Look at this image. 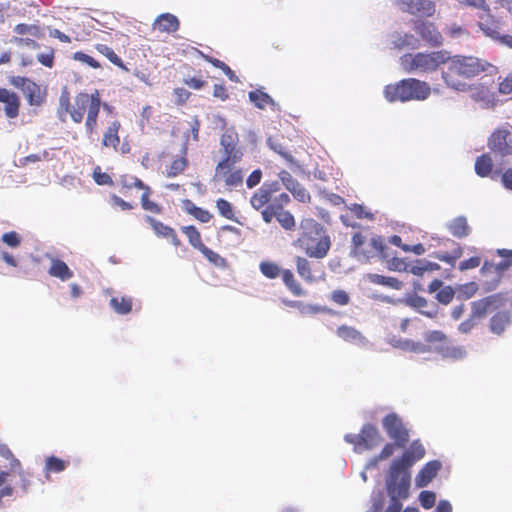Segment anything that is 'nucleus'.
<instances>
[{"instance_id": "38", "label": "nucleus", "mask_w": 512, "mask_h": 512, "mask_svg": "<svg viewBox=\"0 0 512 512\" xmlns=\"http://www.w3.org/2000/svg\"><path fill=\"white\" fill-rule=\"evenodd\" d=\"M250 101L259 109H265L267 106H274V100L265 92L256 89L249 92Z\"/></svg>"}, {"instance_id": "25", "label": "nucleus", "mask_w": 512, "mask_h": 512, "mask_svg": "<svg viewBox=\"0 0 512 512\" xmlns=\"http://www.w3.org/2000/svg\"><path fill=\"white\" fill-rule=\"evenodd\" d=\"M447 229L452 236L459 239L465 238L471 233V228L465 216H458L452 219L447 224Z\"/></svg>"}, {"instance_id": "45", "label": "nucleus", "mask_w": 512, "mask_h": 512, "mask_svg": "<svg viewBox=\"0 0 512 512\" xmlns=\"http://www.w3.org/2000/svg\"><path fill=\"white\" fill-rule=\"evenodd\" d=\"M151 193H152V191L149 186H147L143 190L142 195H141V206L145 211H149L153 214H160L162 212V207L159 204H157L156 202L151 201L149 199Z\"/></svg>"}, {"instance_id": "49", "label": "nucleus", "mask_w": 512, "mask_h": 512, "mask_svg": "<svg viewBox=\"0 0 512 512\" xmlns=\"http://www.w3.org/2000/svg\"><path fill=\"white\" fill-rule=\"evenodd\" d=\"M0 455L10 461L9 467L11 471L19 473L22 471L20 461L13 455L12 451L7 445L0 444Z\"/></svg>"}, {"instance_id": "9", "label": "nucleus", "mask_w": 512, "mask_h": 512, "mask_svg": "<svg viewBox=\"0 0 512 512\" xmlns=\"http://www.w3.org/2000/svg\"><path fill=\"white\" fill-rule=\"evenodd\" d=\"M242 159L222 158L215 167L213 181L223 183L228 188H236L243 184L244 175L236 164Z\"/></svg>"}, {"instance_id": "10", "label": "nucleus", "mask_w": 512, "mask_h": 512, "mask_svg": "<svg viewBox=\"0 0 512 512\" xmlns=\"http://www.w3.org/2000/svg\"><path fill=\"white\" fill-rule=\"evenodd\" d=\"M344 440L354 446L355 452L362 453L375 448L383 439L376 426L365 424L359 434H346Z\"/></svg>"}, {"instance_id": "47", "label": "nucleus", "mask_w": 512, "mask_h": 512, "mask_svg": "<svg viewBox=\"0 0 512 512\" xmlns=\"http://www.w3.org/2000/svg\"><path fill=\"white\" fill-rule=\"evenodd\" d=\"M425 342L430 346H440L448 342V336L441 330H431L424 334Z\"/></svg>"}, {"instance_id": "18", "label": "nucleus", "mask_w": 512, "mask_h": 512, "mask_svg": "<svg viewBox=\"0 0 512 512\" xmlns=\"http://www.w3.org/2000/svg\"><path fill=\"white\" fill-rule=\"evenodd\" d=\"M0 103L4 105L3 111L8 119H15L19 116L21 99L16 92L0 87Z\"/></svg>"}, {"instance_id": "53", "label": "nucleus", "mask_w": 512, "mask_h": 512, "mask_svg": "<svg viewBox=\"0 0 512 512\" xmlns=\"http://www.w3.org/2000/svg\"><path fill=\"white\" fill-rule=\"evenodd\" d=\"M66 467L67 462L58 457L50 456L46 459L45 468L48 472L60 473L64 471Z\"/></svg>"}, {"instance_id": "46", "label": "nucleus", "mask_w": 512, "mask_h": 512, "mask_svg": "<svg viewBox=\"0 0 512 512\" xmlns=\"http://www.w3.org/2000/svg\"><path fill=\"white\" fill-rule=\"evenodd\" d=\"M501 258H502V260L497 264H494L489 261H485L481 270L483 272L494 270V272L497 275L501 276L505 271H507L512 266V262L509 257H501Z\"/></svg>"}, {"instance_id": "23", "label": "nucleus", "mask_w": 512, "mask_h": 512, "mask_svg": "<svg viewBox=\"0 0 512 512\" xmlns=\"http://www.w3.org/2000/svg\"><path fill=\"white\" fill-rule=\"evenodd\" d=\"M440 468L441 463L437 460L426 463L416 476V485L420 488L426 487L436 477Z\"/></svg>"}, {"instance_id": "31", "label": "nucleus", "mask_w": 512, "mask_h": 512, "mask_svg": "<svg viewBox=\"0 0 512 512\" xmlns=\"http://www.w3.org/2000/svg\"><path fill=\"white\" fill-rule=\"evenodd\" d=\"M281 277L283 283L287 287V289L297 297L305 295V290L301 286V284L295 279L294 274L289 269H283L281 273Z\"/></svg>"}, {"instance_id": "11", "label": "nucleus", "mask_w": 512, "mask_h": 512, "mask_svg": "<svg viewBox=\"0 0 512 512\" xmlns=\"http://www.w3.org/2000/svg\"><path fill=\"white\" fill-rule=\"evenodd\" d=\"M488 148L495 156L512 155V125L506 124L495 129L488 138Z\"/></svg>"}, {"instance_id": "56", "label": "nucleus", "mask_w": 512, "mask_h": 512, "mask_svg": "<svg viewBox=\"0 0 512 512\" xmlns=\"http://www.w3.org/2000/svg\"><path fill=\"white\" fill-rule=\"evenodd\" d=\"M478 290V285L475 282H468L457 287L456 292L458 296L463 299L473 297Z\"/></svg>"}, {"instance_id": "17", "label": "nucleus", "mask_w": 512, "mask_h": 512, "mask_svg": "<svg viewBox=\"0 0 512 512\" xmlns=\"http://www.w3.org/2000/svg\"><path fill=\"white\" fill-rule=\"evenodd\" d=\"M239 136L234 128L226 129L220 138L223 158L242 159L243 153L238 147Z\"/></svg>"}, {"instance_id": "13", "label": "nucleus", "mask_w": 512, "mask_h": 512, "mask_svg": "<svg viewBox=\"0 0 512 512\" xmlns=\"http://www.w3.org/2000/svg\"><path fill=\"white\" fill-rule=\"evenodd\" d=\"M394 5L399 11L416 17L429 18L436 12V3L432 0H394Z\"/></svg>"}, {"instance_id": "62", "label": "nucleus", "mask_w": 512, "mask_h": 512, "mask_svg": "<svg viewBox=\"0 0 512 512\" xmlns=\"http://www.w3.org/2000/svg\"><path fill=\"white\" fill-rule=\"evenodd\" d=\"M461 255H462V248L458 247L457 249L454 250L453 254L441 253V254H437L436 258L442 262H445L451 266H454L456 260L458 258H460Z\"/></svg>"}, {"instance_id": "27", "label": "nucleus", "mask_w": 512, "mask_h": 512, "mask_svg": "<svg viewBox=\"0 0 512 512\" xmlns=\"http://www.w3.org/2000/svg\"><path fill=\"white\" fill-rule=\"evenodd\" d=\"M436 352L444 359H451L454 361L462 360L467 355L464 347L448 344V342L443 345L436 346Z\"/></svg>"}, {"instance_id": "32", "label": "nucleus", "mask_w": 512, "mask_h": 512, "mask_svg": "<svg viewBox=\"0 0 512 512\" xmlns=\"http://www.w3.org/2000/svg\"><path fill=\"white\" fill-rule=\"evenodd\" d=\"M94 47L100 54L105 56L112 64H114L123 71H129L127 66L122 61V59L115 53V51L111 47L101 43L95 44Z\"/></svg>"}, {"instance_id": "1", "label": "nucleus", "mask_w": 512, "mask_h": 512, "mask_svg": "<svg viewBox=\"0 0 512 512\" xmlns=\"http://www.w3.org/2000/svg\"><path fill=\"white\" fill-rule=\"evenodd\" d=\"M424 455L425 449L423 445L419 440H415L400 457L392 461L386 481V489L390 501L384 512H400L402 510L401 500L409 496L411 480L409 469L414 463L422 459Z\"/></svg>"}, {"instance_id": "8", "label": "nucleus", "mask_w": 512, "mask_h": 512, "mask_svg": "<svg viewBox=\"0 0 512 512\" xmlns=\"http://www.w3.org/2000/svg\"><path fill=\"white\" fill-rule=\"evenodd\" d=\"M447 61L446 51L407 53L400 57V64L406 72L432 73Z\"/></svg>"}, {"instance_id": "48", "label": "nucleus", "mask_w": 512, "mask_h": 512, "mask_svg": "<svg viewBox=\"0 0 512 512\" xmlns=\"http://www.w3.org/2000/svg\"><path fill=\"white\" fill-rule=\"evenodd\" d=\"M261 273L269 279H275L282 273V269L272 261H262L259 265Z\"/></svg>"}, {"instance_id": "12", "label": "nucleus", "mask_w": 512, "mask_h": 512, "mask_svg": "<svg viewBox=\"0 0 512 512\" xmlns=\"http://www.w3.org/2000/svg\"><path fill=\"white\" fill-rule=\"evenodd\" d=\"M382 427L398 448H404L406 446L409 441V430L397 413L391 412L384 416L382 419Z\"/></svg>"}, {"instance_id": "4", "label": "nucleus", "mask_w": 512, "mask_h": 512, "mask_svg": "<svg viewBox=\"0 0 512 512\" xmlns=\"http://www.w3.org/2000/svg\"><path fill=\"white\" fill-rule=\"evenodd\" d=\"M445 64L446 69L442 71V79L449 88L456 91H466L467 83L464 80L480 75L489 66L482 59L462 55L453 57L447 55Z\"/></svg>"}, {"instance_id": "2", "label": "nucleus", "mask_w": 512, "mask_h": 512, "mask_svg": "<svg viewBox=\"0 0 512 512\" xmlns=\"http://www.w3.org/2000/svg\"><path fill=\"white\" fill-rule=\"evenodd\" d=\"M101 108V97L98 90L93 93L80 92L77 93L70 101L69 94L63 93L59 98V107L57 109L58 118L62 122H66L67 115L70 116L72 122L80 124L84 122L86 137L94 140V136L98 132V120Z\"/></svg>"}, {"instance_id": "3", "label": "nucleus", "mask_w": 512, "mask_h": 512, "mask_svg": "<svg viewBox=\"0 0 512 512\" xmlns=\"http://www.w3.org/2000/svg\"><path fill=\"white\" fill-rule=\"evenodd\" d=\"M290 202V197L283 192L278 181L265 182L250 198L251 206L260 210L265 223L277 219L285 230H294L296 223L294 216L284 207Z\"/></svg>"}, {"instance_id": "37", "label": "nucleus", "mask_w": 512, "mask_h": 512, "mask_svg": "<svg viewBox=\"0 0 512 512\" xmlns=\"http://www.w3.org/2000/svg\"><path fill=\"white\" fill-rule=\"evenodd\" d=\"M493 161L489 154H482L475 161V172L480 177H488L493 170Z\"/></svg>"}, {"instance_id": "19", "label": "nucleus", "mask_w": 512, "mask_h": 512, "mask_svg": "<svg viewBox=\"0 0 512 512\" xmlns=\"http://www.w3.org/2000/svg\"><path fill=\"white\" fill-rule=\"evenodd\" d=\"M121 127L122 124L119 120H113L108 124L102 134V148L112 149L113 151L118 152L121 142L119 134Z\"/></svg>"}, {"instance_id": "14", "label": "nucleus", "mask_w": 512, "mask_h": 512, "mask_svg": "<svg viewBox=\"0 0 512 512\" xmlns=\"http://www.w3.org/2000/svg\"><path fill=\"white\" fill-rule=\"evenodd\" d=\"M413 30L430 47H439L443 44V37L435 23L417 19L413 22Z\"/></svg>"}, {"instance_id": "39", "label": "nucleus", "mask_w": 512, "mask_h": 512, "mask_svg": "<svg viewBox=\"0 0 512 512\" xmlns=\"http://www.w3.org/2000/svg\"><path fill=\"white\" fill-rule=\"evenodd\" d=\"M336 334L338 337L347 342H361L364 337L354 327L341 325L337 328Z\"/></svg>"}, {"instance_id": "21", "label": "nucleus", "mask_w": 512, "mask_h": 512, "mask_svg": "<svg viewBox=\"0 0 512 512\" xmlns=\"http://www.w3.org/2000/svg\"><path fill=\"white\" fill-rule=\"evenodd\" d=\"M498 295H490L485 298L472 302V317L483 318L487 313L498 307Z\"/></svg>"}, {"instance_id": "55", "label": "nucleus", "mask_w": 512, "mask_h": 512, "mask_svg": "<svg viewBox=\"0 0 512 512\" xmlns=\"http://www.w3.org/2000/svg\"><path fill=\"white\" fill-rule=\"evenodd\" d=\"M72 59L75 61L81 62L93 69L101 68V64L96 59H94L90 55H88L84 52H81V51H77V52L73 53Z\"/></svg>"}, {"instance_id": "51", "label": "nucleus", "mask_w": 512, "mask_h": 512, "mask_svg": "<svg viewBox=\"0 0 512 512\" xmlns=\"http://www.w3.org/2000/svg\"><path fill=\"white\" fill-rule=\"evenodd\" d=\"M348 210L350 211L351 215L357 219H368L370 221L375 219L374 214L361 204H351L348 207Z\"/></svg>"}, {"instance_id": "26", "label": "nucleus", "mask_w": 512, "mask_h": 512, "mask_svg": "<svg viewBox=\"0 0 512 512\" xmlns=\"http://www.w3.org/2000/svg\"><path fill=\"white\" fill-rule=\"evenodd\" d=\"M48 273L50 276L58 278L61 281H67L73 277V271L64 261L58 258H51V265Z\"/></svg>"}, {"instance_id": "54", "label": "nucleus", "mask_w": 512, "mask_h": 512, "mask_svg": "<svg viewBox=\"0 0 512 512\" xmlns=\"http://www.w3.org/2000/svg\"><path fill=\"white\" fill-rule=\"evenodd\" d=\"M329 298L334 304L338 306H346L351 301L349 293L343 289L333 290Z\"/></svg>"}, {"instance_id": "24", "label": "nucleus", "mask_w": 512, "mask_h": 512, "mask_svg": "<svg viewBox=\"0 0 512 512\" xmlns=\"http://www.w3.org/2000/svg\"><path fill=\"white\" fill-rule=\"evenodd\" d=\"M146 222H148L150 224L153 231L158 236L170 239L172 244L175 245L176 247L180 245L181 242L173 228L165 225L164 223H162L150 216L146 217Z\"/></svg>"}, {"instance_id": "41", "label": "nucleus", "mask_w": 512, "mask_h": 512, "mask_svg": "<svg viewBox=\"0 0 512 512\" xmlns=\"http://www.w3.org/2000/svg\"><path fill=\"white\" fill-rule=\"evenodd\" d=\"M14 32L18 35H29L33 38L39 39L43 37V30L37 24L20 23L14 27Z\"/></svg>"}, {"instance_id": "7", "label": "nucleus", "mask_w": 512, "mask_h": 512, "mask_svg": "<svg viewBox=\"0 0 512 512\" xmlns=\"http://www.w3.org/2000/svg\"><path fill=\"white\" fill-rule=\"evenodd\" d=\"M387 248L383 238L377 234L355 232L352 236L351 253L358 261L370 262L376 257L387 259Z\"/></svg>"}, {"instance_id": "44", "label": "nucleus", "mask_w": 512, "mask_h": 512, "mask_svg": "<svg viewBox=\"0 0 512 512\" xmlns=\"http://www.w3.org/2000/svg\"><path fill=\"white\" fill-rule=\"evenodd\" d=\"M216 208L222 217L231 221L238 222L237 217L235 215V210L228 200L224 198L217 199Z\"/></svg>"}, {"instance_id": "16", "label": "nucleus", "mask_w": 512, "mask_h": 512, "mask_svg": "<svg viewBox=\"0 0 512 512\" xmlns=\"http://www.w3.org/2000/svg\"><path fill=\"white\" fill-rule=\"evenodd\" d=\"M485 16H480L477 25L480 31L488 38L496 41L499 38V35L502 33L503 29V21L501 18L496 17L491 13V8L489 7L488 12H484Z\"/></svg>"}, {"instance_id": "30", "label": "nucleus", "mask_w": 512, "mask_h": 512, "mask_svg": "<svg viewBox=\"0 0 512 512\" xmlns=\"http://www.w3.org/2000/svg\"><path fill=\"white\" fill-rule=\"evenodd\" d=\"M366 279L372 284L389 287L394 290H400L403 286V283L395 277L383 276L376 273H368Z\"/></svg>"}, {"instance_id": "61", "label": "nucleus", "mask_w": 512, "mask_h": 512, "mask_svg": "<svg viewBox=\"0 0 512 512\" xmlns=\"http://www.w3.org/2000/svg\"><path fill=\"white\" fill-rule=\"evenodd\" d=\"M93 179L98 185H113V180L109 174L102 172L100 167H96L93 171Z\"/></svg>"}, {"instance_id": "6", "label": "nucleus", "mask_w": 512, "mask_h": 512, "mask_svg": "<svg viewBox=\"0 0 512 512\" xmlns=\"http://www.w3.org/2000/svg\"><path fill=\"white\" fill-rule=\"evenodd\" d=\"M384 95L389 102L424 101L431 95V87L426 81L406 78L385 86Z\"/></svg>"}, {"instance_id": "40", "label": "nucleus", "mask_w": 512, "mask_h": 512, "mask_svg": "<svg viewBox=\"0 0 512 512\" xmlns=\"http://www.w3.org/2000/svg\"><path fill=\"white\" fill-rule=\"evenodd\" d=\"M121 191L126 194L129 190L136 188L144 190L148 185L144 184L141 179L136 176L122 175L119 180Z\"/></svg>"}, {"instance_id": "57", "label": "nucleus", "mask_w": 512, "mask_h": 512, "mask_svg": "<svg viewBox=\"0 0 512 512\" xmlns=\"http://www.w3.org/2000/svg\"><path fill=\"white\" fill-rule=\"evenodd\" d=\"M460 6L469 7L483 12L489 11V4L486 0H456Z\"/></svg>"}, {"instance_id": "64", "label": "nucleus", "mask_w": 512, "mask_h": 512, "mask_svg": "<svg viewBox=\"0 0 512 512\" xmlns=\"http://www.w3.org/2000/svg\"><path fill=\"white\" fill-rule=\"evenodd\" d=\"M1 240L12 248L18 247L21 243V238L15 231L4 233L1 237Z\"/></svg>"}, {"instance_id": "36", "label": "nucleus", "mask_w": 512, "mask_h": 512, "mask_svg": "<svg viewBox=\"0 0 512 512\" xmlns=\"http://www.w3.org/2000/svg\"><path fill=\"white\" fill-rule=\"evenodd\" d=\"M417 39L409 33H394L391 35V45L392 48L403 49L405 47H415L417 44Z\"/></svg>"}, {"instance_id": "29", "label": "nucleus", "mask_w": 512, "mask_h": 512, "mask_svg": "<svg viewBox=\"0 0 512 512\" xmlns=\"http://www.w3.org/2000/svg\"><path fill=\"white\" fill-rule=\"evenodd\" d=\"M466 91H469L470 98L475 102L488 105L492 101V94L489 89L482 84L468 85Z\"/></svg>"}, {"instance_id": "58", "label": "nucleus", "mask_w": 512, "mask_h": 512, "mask_svg": "<svg viewBox=\"0 0 512 512\" xmlns=\"http://www.w3.org/2000/svg\"><path fill=\"white\" fill-rule=\"evenodd\" d=\"M205 257L206 259L211 262L212 264L216 265V266H222L224 265L225 263V259L223 257H221L217 252L211 250L210 248H208L206 245H204L202 247L201 250H199Z\"/></svg>"}, {"instance_id": "22", "label": "nucleus", "mask_w": 512, "mask_h": 512, "mask_svg": "<svg viewBox=\"0 0 512 512\" xmlns=\"http://www.w3.org/2000/svg\"><path fill=\"white\" fill-rule=\"evenodd\" d=\"M180 27L178 18L171 13L160 14L153 22V29L161 33H175Z\"/></svg>"}, {"instance_id": "33", "label": "nucleus", "mask_w": 512, "mask_h": 512, "mask_svg": "<svg viewBox=\"0 0 512 512\" xmlns=\"http://www.w3.org/2000/svg\"><path fill=\"white\" fill-rule=\"evenodd\" d=\"M110 306L117 314L125 315L132 311L133 300L129 296H115L110 299Z\"/></svg>"}, {"instance_id": "15", "label": "nucleus", "mask_w": 512, "mask_h": 512, "mask_svg": "<svg viewBox=\"0 0 512 512\" xmlns=\"http://www.w3.org/2000/svg\"><path fill=\"white\" fill-rule=\"evenodd\" d=\"M295 266L298 275L307 283H314L324 275L322 265H315L302 256L295 257Z\"/></svg>"}, {"instance_id": "35", "label": "nucleus", "mask_w": 512, "mask_h": 512, "mask_svg": "<svg viewBox=\"0 0 512 512\" xmlns=\"http://www.w3.org/2000/svg\"><path fill=\"white\" fill-rule=\"evenodd\" d=\"M184 207L188 214L202 223H208L213 218L208 210L196 206L191 200H186Z\"/></svg>"}, {"instance_id": "20", "label": "nucleus", "mask_w": 512, "mask_h": 512, "mask_svg": "<svg viewBox=\"0 0 512 512\" xmlns=\"http://www.w3.org/2000/svg\"><path fill=\"white\" fill-rule=\"evenodd\" d=\"M511 324V313L509 311H499L490 318L488 327L492 334L502 336Z\"/></svg>"}, {"instance_id": "43", "label": "nucleus", "mask_w": 512, "mask_h": 512, "mask_svg": "<svg viewBox=\"0 0 512 512\" xmlns=\"http://www.w3.org/2000/svg\"><path fill=\"white\" fill-rule=\"evenodd\" d=\"M268 146L276 153H278L282 158H284L289 163H294V157L288 151V149L282 145L277 137L270 136L267 139Z\"/></svg>"}, {"instance_id": "52", "label": "nucleus", "mask_w": 512, "mask_h": 512, "mask_svg": "<svg viewBox=\"0 0 512 512\" xmlns=\"http://www.w3.org/2000/svg\"><path fill=\"white\" fill-rule=\"evenodd\" d=\"M187 159L185 157H179L172 161L167 169L168 177H176L184 172L187 167Z\"/></svg>"}, {"instance_id": "28", "label": "nucleus", "mask_w": 512, "mask_h": 512, "mask_svg": "<svg viewBox=\"0 0 512 512\" xmlns=\"http://www.w3.org/2000/svg\"><path fill=\"white\" fill-rule=\"evenodd\" d=\"M23 94L30 106H40L44 103L46 98V94L34 81L28 83V86H26Z\"/></svg>"}, {"instance_id": "5", "label": "nucleus", "mask_w": 512, "mask_h": 512, "mask_svg": "<svg viewBox=\"0 0 512 512\" xmlns=\"http://www.w3.org/2000/svg\"><path fill=\"white\" fill-rule=\"evenodd\" d=\"M301 233L294 245L309 258L323 259L331 248L332 241L322 224L314 219H303L300 223Z\"/></svg>"}, {"instance_id": "42", "label": "nucleus", "mask_w": 512, "mask_h": 512, "mask_svg": "<svg viewBox=\"0 0 512 512\" xmlns=\"http://www.w3.org/2000/svg\"><path fill=\"white\" fill-rule=\"evenodd\" d=\"M181 230L188 238V241L192 247H194L197 250L202 249V247L205 244L202 242L201 234L195 226H193V225L183 226L181 228Z\"/></svg>"}, {"instance_id": "60", "label": "nucleus", "mask_w": 512, "mask_h": 512, "mask_svg": "<svg viewBox=\"0 0 512 512\" xmlns=\"http://www.w3.org/2000/svg\"><path fill=\"white\" fill-rule=\"evenodd\" d=\"M454 294H455L454 290L450 286H446V287L441 288L437 292L436 299L440 303L447 305L453 300Z\"/></svg>"}, {"instance_id": "59", "label": "nucleus", "mask_w": 512, "mask_h": 512, "mask_svg": "<svg viewBox=\"0 0 512 512\" xmlns=\"http://www.w3.org/2000/svg\"><path fill=\"white\" fill-rule=\"evenodd\" d=\"M419 501L424 509H430L435 505L436 495L432 491H422L419 495Z\"/></svg>"}, {"instance_id": "63", "label": "nucleus", "mask_w": 512, "mask_h": 512, "mask_svg": "<svg viewBox=\"0 0 512 512\" xmlns=\"http://www.w3.org/2000/svg\"><path fill=\"white\" fill-rule=\"evenodd\" d=\"M387 267L391 271L404 272L408 271V264L404 259L393 257L392 259L387 261Z\"/></svg>"}, {"instance_id": "50", "label": "nucleus", "mask_w": 512, "mask_h": 512, "mask_svg": "<svg viewBox=\"0 0 512 512\" xmlns=\"http://www.w3.org/2000/svg\"><path fill=\"white\" fill-rule=\"evenodd\" d=\"M287 188L291 191L295 199L302 203H308L311 200L310 193L299 183H292V186L287 184Z\"/></svg>"}, {"instance_id": "34", "label": "nucleus", "mask_w": 512, "mask_h": 512, "mask_svg": "<svg viewBox=\"0 0 512 512\" xmlns=\"http://www.w3.org/2000/svg\"><path fill=\"white\" fill-rule=\"evenodd\" d=\"M392 345L395 348L401 349L403 351H409L414 353H425L429 351V348L426 345L409 339L394 340Z\"/></svg>"}]
</instances>
